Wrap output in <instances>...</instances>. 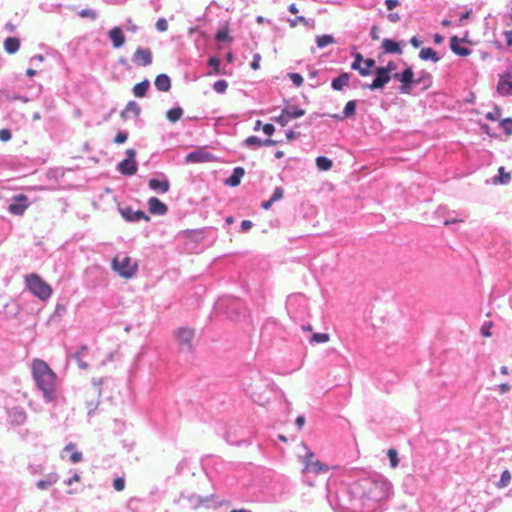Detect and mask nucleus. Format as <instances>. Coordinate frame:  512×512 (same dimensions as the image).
I'll return each instance as SVG.
<instances>
[{
    "instance_id": "f257e3e1",
    "label": "nucleus",
    "mask_w": 512,
    "mask_h": 512,
    "mask_svg": "<svg viewBox=\"0 0 512 512\" xmlns=\"http://www.w3.org/2000/svg\"><path fill=\"white\" fill-rule=\"evenodd\" d=\"M32 375L38 389L43 393L46 401H52L56 396V374L49 365L41 360L32 361Z\"/></svg>"
},
{
    "instance_id": "f03ea898",
    "label": "nucleus",
    "mask_w": 512,
    "mask_h": 512,
    "mask_svg": "<svg viewBox=\"0 0 512 512\" xmlns=\"http://www.w3.org/2000/svg\"><path fill=\"white\" fill-rule=\"evenodd\" d=\"M25 283L29 291L42 301L49 299L52 295L51 286L36 273L27 275Z\"/></svg>"
},
{
    "instance_id": "7ed1b4c3",
    "label": "nucleus",
    "mask_w": 512,
    "mask_h": 512,
    "mask_svg": "<svg viewBox=\"0 0 512 512\" xmlns=\"http://www.w3.org/2000/svg\"><path fill=\"white\" fill-rule=\"evenodd\" d=\"M112 269L121 277L129 279L138 270V263L127 254H118L112 260Z\"/></svg>"
},
{
    "instance_id": "20e7f679",
    "label": "nucleus",
    "mask_w": 512,
    "mask_h": 512,
    "mask_svg": "<svg viewBox=\"0 0 512 512\" xmlns=\"http://www.w3.org/2000/svg\"><path fill=\"white\" fill-rule=\"evenodd\" d=\"M304 467L303 473L321 474L329 471V466L315 459V454L311 450H307L305 455L301 457Z\"/></svg>"
},
{
    "instance_id": "39448f33",
    "label": "nucleus",
    "mask_w": 512,
    "mask_h": 512,
    "mask_svg": "<svg viewBox=\"0 0 512 512\" xmlns=\"http://www.w3.org/2000/svg\"><path fill=\"white\" fill-rule=\"evenodd\" d=\"M174 335L182 350L190 351L192 349L195 336L194 329L181 327L174 332Z\"/></svg>"
},
{
    "instance_id": "423d86ee",
    "label": "nucleus",
    "mask_w": 512,
    "mask_h": 512,
    "mask_svg": "<svg viewBox=\"0 0 512 512\" xmlns=\"http://www.w3.org/2000/svg\"><path fill=\"white\" fill-rule=\"evenodd\" d=\"M497 92L503 97L512 96V66L499 76Z\"/></svg>"
},
{
    "instance_id": "0eeeda50",
    "label": "nucleus",
    "mask_w": 512,
    "mask_h": 512,
    "mask_svg": "<svg viewBox=\"0 0 512 512\" xmlns=\"http://www.w3.org/2000/svg\"><path fill=\"white\" fill-rule=\"evenodd\" d=\"M127 159L119 163V171L124 175H134L137 171V164L135 161L136 152L134 149L126 150Z\"/></svg>"
},
{
    "instance_id": "6e6552de",
    "label": "nucleus",
    "mask_w": 512,
    "mask_h": 512,
    "mask_svg": "<svg viewBox=\"0 0 512 512\" xmlns=\"http://www.w3.org/2000/svg\"><path fill=\"white\" fill-rule=\"evenodd\" d=\"M152 60L153 54L149 48L138 47L132 56V61L137 66L146 67L152 63Z\"/></svg>"
},
{
    "instance_id": "1a4fd4ad",
    "label": "nucleus",
    "mask_w": 512,
    "mask_h": 512,
    "mask_svg": "<svg viewBox=\"0 0 512 512\" xmlns=\"http://www.w3.org/2000/svg\"><path fill=\"white\" fill-rule=\"evenodd\" d=\"M375 75V79L372 81V83L364 86V88H368L370 90L381 89L391 79V76L389 73H387V70L381 67L376 68Z\"/></svg>"
},
{
    "instance_id": "9d476101",
    "label": "nucleus",
    "mask_w": 512,
    "mask_h": 512,
    "mask_svg": "<svg viewBox=\"0 0 512 512\" xmlns=\"http://www.w3.org/2000/svg\"><path fill=\"white\" fill-rule=\"evenodd\" d=\"M13 203L8 206V211L13 215H23L28 208V198L24 194H19L13 197Z\"/></svg>"
},
{
    "instance_id": "9b49d317",
    "label": "nucleus",
    "mask_w": 512,
    "mask_h": 512,
    "mask_svg": "<svg viewBox=\"0 0 512 512\" xmlns=\"http://www.w3.org/2000/svg\"><path fill=\"white\" fill-rule=\"evenodd\" d=\"M394 79L400 81L402 86V92H407V88H409L413 82L414 73L411 67H408L401 73L394 74Z\"/></svg>"
},
{
    "instance_id": "f8f14e48",
    "label": "nucleus",
    "mask_w": 512,
    "mask_h": 512,
    "mask_svg": "<svg viewBox=\"0 0 512 512\" xmlns=\"http://www.w3.org/2000/svg\"><path fill=\"white\" fill-rule=\"evenodd\" d=\"M149 212L154 215H164L168 211V207L156 197L148 200Z\"/></svg>"
},
{
    "instance_id": "ddd939ff",
    "label": "nucleus",
    "mask_w": 512,
    "mask_h": 512,
    "mask_svg": "<svg viewBox=\"0 0 512 512\" xmlns=\"http://www.w3.org/2000/svg\"><path fill=\"white\" fill-rule=\"evenodd\" d=\"M121 215L127 221H138L140 219L149 221V219H150L149 216H147L143 211H141V210L134 211L130 207H127V208L121 210Z\"/></svg>"
},
{
    "instance_id": "4468645a",
    "label": "nucleus",
    "mask_w": 512,
    "mask_h": 512,
    "mask_svg": "<svg viewBox=\"0 0 512 512\" xmlns=\"http://www.w3.org/2000/svg\"><path fill=\"white\" fill-rule=\"evenodd\" d=\"M213 160V156L205 151H193L186 156V162L199 163L209 162Z\"/></svg>"
},
{
    "instance_id": "2eb2a0df",
    "label": "nucleus",
    "mask_w": 512,
    "mask_h": 512,
    "mask_svg": "<svg viewBox=\"0 0 512 512\" xmlns=\"http://www.w3.org/2000/svg\"><path fill=\"white\" fill-rule=\"evenodd\" d=\"M109 39L114 48H120L125 43V37L120 27H114L109 31Z\"/></svg>"
},
{
    "instance_id": "dca6fc26",
    "label": "nucleus",
    "mask_w": 512,
    "mask_h": 512,
    "mask_svg": "<svg viewBox=\"0 0 512 512\" xmlns=\"http://www.w3.org/2000/svg\"><path fill=\"white\" fill-rule=\"evenodd\" d=\"M140 111V106L135 101H130L122 110L121 117L124 119L136 118L139 116Z\"/></svg>"
},
{
    "instance_id": "f3484780",
    "label": "nucleus",
    "mask_w": 512,
    "mask_h": 512,
    "mask_svg": "<svg viewBox=\"0 0 512 512\" xmlns=\"http://www.w3.org/2000/svg\"><path fill=\"white\" fill-rule=\"evenodd\" d=\"M355 113H356V101L350 100V101H348L346 103L342 115L334 114L331 117L336 119V120L342 121L345 118H349V117L354 116Z\"/></svg>"
},
{
    "instance_id": "a211bd4d",
    "label": "nucleus",
    "mask_w": 512,
    "mask_h": 512,
    "mask_svg": "<svg viewBox=\"0 0 512 512\" xmlns=\"http://www.w3.org/2000/svg\"><path fill=\"white\" fill-rule=\"evenodd\" d=\"M382 49L384 53L402 54V48L400 44L392 39H384L382 42Z\"/></svg>"
},
{
    "instance_id": "6ab92c4d",
    "label": "nucleus",
    "mask_w": 512,
    "mask_h": 512,
    "mask_svg": "<svg viewBox=\"0 0 512 512\" xmlns=\"http://www.w3.org/2000/svg\"><path fill=\"white\" fill-rule=\"evenodd\" d=\"M451 50L459 56H468L471 54V50L467 47L460 45V40L457 36H453L450 40Z\"/></svg>"
},
{
    "instance_id": "aec40b11",
    "label": "nucleus",
    "mask_w": 512,
    "mask_h": 512,
    "mask_svg": "<svg viewBox=\"0 0 512 512\" xmlns=\"http://www.w3.org/2000/svg\"><path fill=\"white\" fill-rule=\"evenodd\" d=\"M350 81V74L347 72H342L338 77L332 80L331 86L334 90L340 91L344 87L348 86Z\"/></svg>"
},
{
    "instance_id": "412c9836",
    "label": "nucleus",
    "mask_w": 512,
    "mask_h": 512,
    "mask_svg": "<svg viewBox=\"0 0 512 512\" xmlns=\"http://www.w3.org/2000/svg\"><path fill=\"white\" fill-rule=\"evenodd\" d=\"M245 171L242 167H236L233 170L232 175L225 180V184L231 187H236L240 184L242 177L244 176Z\"/></svg>"
},
{
    "instance_id": "4be33fe9",
    "label": "nucleus",
    "mask_w": 512,
    "mask_h": 512,
    "mask_svg": "<svg viewBox=\"0 0 512 512\" xmlns=\"http://www.w3.org/2000/svg\"><path fill=\"white\" fill-rule=\"evenodd\" d=\"M156 88L161 92H167L171 88V80L166 74H159L154 81Z\"/></svg>"
},
{
    "instance_id": "5701e85b",
    "label": "nucleus",
    "mask_w": 512,
    "mask_h": 512,
    "mask_svg": "<svg viewBox=\"0 0 512 512\" xmlns=\"http://www.w3.org/2000/svg\"><path fill=\"white\" fill-rule=\"evenodd\" d=\"M149 187L152 190L158 191L160 193H166L168 192L170 188V183L168 180H158L155 178H152L149 180Z\"/></svg>"
},
{
    "instance_id": "b1692460",
    "label": "nucleus",
    "mask_w": 512,
    "mask_h": 512,
    "mask_svg": "<svg viewBox=\"0 0 512 512\" xmlns=\"http://www.w3.org/2000/svg\"><path fill=\"white\" fill-rule=\"evenodd\" d=\"M88 353V347L83 345L80 349L73 355V358L76 360L78 367L86 370L89 367V364L82 359Z\"/></svg>"
},
{
    "instance_id": "393cba45",
    "label": "nucleus",
    "mask_w": 512,
    "mask_h": 512,
    "mask_svg": "<svg viewBox=\"0 0 512 512\" xmlns=\"http://www.w3.org/2000/svg\"><path fill=\"white\" fill-rule=\"evenodd\" d=\"M149 87H150V82L147 79L143 80L140 83H137L136 85H134V87L132 89L134 96L138 97V98H142V97L146 96Z\"/></svg>"
},
{
    "instance_id": "a878e982",
    "label": "nucleus",
    "mask_w": 512,
    "mask_h": 512,
    "mask_svg": "<svg viewBox=\"0 0 512 512\" xmlns=\"http://www.w3.org/2000/svg\"><path fill=\"white\" fill-rule=\"evenodd\" d=\"M20 48V40L16 37H8L4 41V49L7 53L13 54Z\"/></svg>"
},
{
    "instance_id": "bb28decb",
    "label": "nucleus",
    "mask_w": 512,
    "mask_h": 512,
    "mask_svg": "<svg viewBox=\"0 0 512 512\" xmlns=\"http://www.w3.org/2000/svg\"><path fill=\"white\" fill-rule=\"evenodd\" d=\"M59 480V476L56 473L49 474L46 479L39 480L37 487L41 490H45L48 487L54 485Z\"/></svg>"
},
{
    "instance_id": "cd10ccee",
    "label": "nucleus",
    "mask_w": 512,
    "mask_h": 512,
    "mask_svg": "<svg viewBox=\"0 0 512 512\" xmlns=\"http://www.w3.org/2000/svg\"><path fill=\"white\" fill-rule=\"evenodd\" d=\"M64 451L71 452L69 459L72 463H78L83 459L82 453L76 450V445L74 443L66 445Z\"/></svg>"
},
{
    "instance_id": "c85d7f7f",
    "label": "nucleus",
    "mask_w": 512,
    "mask_h": 512,
    "mask_svg": "<svg viewBox=\"0 0 512 512\" xmlns=\"http://www.w3.org/2000/svg\"><path fill=\"white\" fill-rule=\"evenodd\" d=\"M419 57L422 60H431L434 63L438 62L440 59L438 54L432 48H429V47L422 48L419 53Z\"/></svg>"
},
{
    "instance_id": "c756f323",
    "label": "nucleus",
    "mask_w": 512,
    "mask_h": 512,
    "mask_svg": "<svg viewBox=\"0 0 512 512\" xmlns=\"http://www.w3.org/2000/svg\"><path fill=\"white\" fill-rule=\"evenodd\" d=\"M375 66V60L372 58H367L365 61L360 65V69H357V71L360 73L361 76H368L371 74V69Z\"/></svg>"
},
{
    "instance_id": "7c9ffc66",
    "label": "nucleus",
    "mask_w": 512,
    "mask_h": 512,
    "mask_svg": "<svg viewBox=\"0 0 512 512\" xmlns=\"http://www.w3.org/2000/svg\"><path fill=\"white\" fill-rule=\"evenodd\" d=\"M10 417L12 419V422L16 424H22L26 420V414L22 409L14 408L10 412Z\"/></svg>"
},
{
    "instance_id": "2f4dec72",
    "label": "nucleus",
    "mask_w": 512,
    "mask_h": 512,
    "mask_svg": "<svg viewBox=\"0 0 512 512\" xmlns=\"http://www.w3.org/2000/svg\"><path fill=\"white\" fill-rule=\"evenodd\" d=\"M182 115H183V109L181 107H175V108L169 109L166 112L167 119L172 123H175L176 121H178L182 117Z\"/></svg>"
},
{
    "instance_id": "473e14b6",
    "label": "nucleus",
    "mask_w": 512,
    "mask_h": 512,
    "mask_svg": "<svg viewBox=\"0 0 512 512\" xmlns=\"http://www.w3.org/2000/svg\"><path fill=\"white\" fill-rule=\"evenodd\" d=\"M316 43L319 48H324L328 45L334 44L335 39L332 35H321L317 36Z\"/></svg>"
},
{
    "instance_id": "72a5a7b5",
    "label": "nucleus",
    "mask_w": 512,
    "mask_h": 512,
    "mask_svg": "<svg viewBox=\"0 0 512 512\" xmlns=\"http://www.w3.org/2000/svg\"><path fill=\"white\" fill-rule=\"evenodd\" d=\"M316 165L320 170L327 171L332 167V161L325 156H318L316 158Z\"/></svg>"
},
{
    "instance_id": "f704fd0d",
    "label": "nucleus",
    "mask_w": 512,
    "mask_h": 512,
    "mask_svg": "<svg viewBox=\"0 0 512 512\" xmlns=\"http://www.w3.org/2000/svg\"><path fill=\"white\" fill-rule=\"evenodd\" d=\"M511 479V473L508 470H505L502 472L500 480L497 482L496 486L498 488H505L510 484Z\"/></svg>"
},
{
    "instance_id": "c9c22d12",
    "label": "nucleus",
    "mask_w": 512,
    "mask_h": 512,
    "mask_svg": "<svg viewBox=\"0 0 512 512\" xmlns=\"http://www.w3.org/2000/svg\"><path fill=\"white\" fill-rule=\"evenodd\" d=\"M290 119H296L302 117L305 114V110L297 107L284 109Z\"/></svg>"
},
{
    "instance_id": "e433bc0d",
    "label": "nucleus",
    "mask_w": 512,
    "mask_h": 512,
    "mask_svg": "<svg viewBox=\"0 0 512 512\" xmlns=\"http://www.w3.org/2000/svg\"><path fill=\"white\" fill-rule=\"evenodd\" d=\"M216 39L220 42L224 41H232V37L229 34V29L227 27L222 28L216 33Z\"/></svg>"
},
{
    "instance_id": "4c0bfd02",
    "label": "nucleus",
    "mask_w": 512,
    "mask_h": 512,
    "mask_svg": "<svg viewBox=\"0 0 512 512\" xmlns=\"http://www.w3.org/2000/svg\"><path fill=\"white\" fill-rule=\"evenodd\" d=\"M330 340V336L327 333H314L311 337V341L315 343H326Z\"/></svg>"
},
{
    "instance_id": "58836bf2",
    "label": "nucleus",
    "mask_w": 512,
    "mask_h": 512,
    "mask_svg": "<svg viewBox=\"0 0 512 512\" xmlns=\"http://www.w3.org/2000/svg\"><path fill=\"white\" fill-rule=\"evenodd\" d=\"M387 456L390 460V465L392 468H396L399 463L398 453L395 449H389L387 452Z\"/></svg>"
},
{
    "instance_id": "ea45409f",
    "label": "nucleus",
    "mask_w": 512,
    "mask_h": 512,
    "mask_svg": "<svg viewBox=\"0 0 512 512\" xmlns=\"http://www.w3.org/2000/svg\"><path fill=\"white\" fill-rule=\"evenodd\" d=\"M352 55L354 57V61L351 65V68L353 70L360 69V65H362V63L365 61V59L363 58V55L359 52L352 53Z\"/></svg>"
},
{
    "instance_id": "a19ab883",
    "label": "nucleus",
    "mask_w": 512,
    "mask_h": 512,
    "mask_svg": "<svg viewBox=\"0 0 512 512\" xmlns=\"http://www.w3.org/2000/svg\"><path fill=\"white\" fill-rule=\"evenodd\" d=\"M213 88L217 93H224L228 88V83L225 80H218L214 83Z\"/></svg>"
},
{
    "instance_id": "79ce46f5",
    "label": "nucleus",
    "mask_w": 512,
    "mask_h": 512,
    "mask_svg": "<svg viewBox=\"0 0 512 512\" xmlns=\"http://www.w3.org/2000/svg\"><path fill=\"white\" fill-rule=\"evenodd\" d=\"M501 126L507 136L512 135V119L506 118L501 122Z\"/></svg>"
},
{
    "instance_id": "37998d69",
    "label": "nucleus",
    "mask_w": 512,
    "mask_h": 512,
    "mask_svg": "<svg viewBox=\"0 0 512 512\" xmlns=\"http://www.w3.org/2000/svg\"><path fill=\"white\" fill-rule=\"evenodd\" d=\"M113 488L117 492H121L125 489V479L123 477H118L113 480Z\"/></svg>"
},
{
    "instance_id": "c03bdc74",
    "label": "nucleus",
    "mask_w": 512,
    "mask_h": 512,
    "mask_svg": "<svg viewBox=\"0 0 512 512\" xmlns=\"http://www.w3.org/2000/svg\"><path fill=\"white\" fill-rule=\"evenodd\" d=\"M290 117L289 115H287V113L285 112V110L283 109L282 110V113L280 116H278L277 118H275V121L280 124L282 127L286 126L289 121H290Z\"/></svg>"
},
{
    "instance_id": "a18cd8bd",
    "label": "nucleus",
    "mask_w": 512,
    "mask_h": 512,
    "mask_svg": "<svg viewBox=\"0 0 512 512\" xmlns=\"http://www.w3.org/2000/svg\"><path fill=\"white\" fill-rule=\"evenodd\" d=\"M289 77L295 86L300 87L303 85L304 79L300 74L290 73Z\"/></svg>"
},
{
    "instance_id": "49530a36",
    "label": "nucleus",
    "mask_w": 512,
    "mask_h": 512,
    "mask_svg": "<svg viewBox=\"0 0 512 512\" xmlns=\"http://www.w3.org/2000/svg\"><path fill=\"white\" fill-rule=\"evenodd\" d=\"M247 146H263V141L256 136H250L245 140Z\"/></svg>"
},
{
    "instance_id": "de8ad7c7",
    "label": "nucleus",
    "mask_w": 512,
    "mask_h": 512,
    "mask_svg": "<svg viewBox=\"0 0 512 512\" xmlns=\"http://www.w3.org/2000/svg\"><path fill=\"white\" fill-rule=\"evenodd\" d=\"M208 65L213 68V72L218 74L220 72V60L217 57H211L208 61Z\"/></svg>"
},
{
    "instance_id": "09e8293b",
    "label": "nucleus",
    "mask_w": 512,
    "mask_h": 512,
    "mask_svg": "<svg viewBox=\"0 0 512 512\" xmlns=\"http://www.w3.org/2000/svg\"><path fill=\"white\" fill-rule=\"evenodd\" d=\"M155 26L160 32H165L168 29V23L164 18L158 19Z\"/></svg>"
},
{
    "instance_id": "8fccbe9b",
    "label": "nucleus",
    "mask_w": 512,
    "mask_h": 512,
    "mask_svg": "<svg viewBox=\"0 0 512 512\" xmlns=\"http://www.w3.org/2000/svg\"><path fill=\"white\" fill-rule=\"evenodd\" d=\"M101 385H102V379L93 380L92 383V390L97 395V397H100L101 395Z\"/></svg>"
},
{
    "instance_id": "3c124183",
    "label": "nucleus",
    "mask_w": 512,
    "mask_h": 512,
    "mask_svg": "<svg viewBox=\"0 0 512 512\" xmlns=\"http://www.w3.org/2000/svg\"><path fill=\"white\" fill-rule=\"evenodd\" d=\"M491 328H492V322H486L481 327V333L484 337H490L491 336Z\"/></svg>"
},
{
    "instance_id": "603ef678",
    "label": "nucleus",
    "mask_w": 512,
    "mask_h": 512,
    "mask_svg": "<svg viewBox=\"0 0 512 512\" xmlns=\"http://www.w3.org/2000/svg\"><path fill=\"white\" fill-rule=\"evenodd\" d=\"M127 138H128L127 133H125V132H121V131H120V132H118V133L116 134V136H115V138H114V142H115L116 144H122V143H124V142L127 140Z\"/></svg>"
},
{
    "instance_id": "864d4df0",
    "label": "nucleus",
    "mask_w": 512,
    "mask_h": 512,
    "mask_svg": "<svg viewBox=\"0 0 512 512\" xmlns=\"http://www.w3.org/2000/svg\"><path fill=\"white\" fill-rule=\"evenodd\" d=\"M283 189L281 187H277L274 192H273V195L271 196V200L273 202H276L278 200H280L282 197H283Z\"/></svg>"
},
{
    "instance_id": "5fc2aeb1",
    "label": "nucleus",
    "mask_w": 512,
    "mask_h": 512,
    "mask_svg": "<svg viewBox=\"0 0 512 512\" xmlns=\"http://www.w3.org/2000/svg\"><path fill=\"white\" fill-rule=\"evenodd\" d=\"M12 137L11 131L8 129L0 130V140L3 142L9 141Z\"/></svg>"
},
{
    "instance_id": "6e6d98bb",
    "label": "nucleus",
    "mask_w": 512,
    "mask_h": 512,
    "mask_svg": "<svg viewBox=\"0 0 512 512\" xmlns=\"http://www.w3.org/2000/svg\"><path fill=\"white\" fill-rule=\"evenodd\" d=\"M261 55L256 53L253 56V61L251 62V68L253 70H258L260 68Z\"/></svg>"
},
{
    "instance_id": "4d7b16f0",
    "label": "nucleus",
    "mask_w": 512,
    "mask_h": 512,
    "mask_svg": "<svg viewBox=\"0 0 512 512\" xmlns=\"http://www.w3.org/2000/svg\"><path fill=\"white\" fill-rule=\"evenodd\" d=\"M499 173H500V181H501V183H507L510 180V178H511L510 174L509 173H505L503 167L499 168Z\"/></svg>"
},
{
    "instance_id": "13d9d810",
    "label": "nucleus",
    "mask_w": 512,
    "mask_h": 512,
    "mask_svg": "<svg viewBox=\"0 0 512 512\" xmlns=\"http://www.w3.org/2000/svg\"><path fill=\"white\" fill-rule=\"evenodd\" d=\"M275 131V127L270 124V123H267L263 126V132L268 135V136H271Z\"/></svg>"
},
{
    "instance_id": "bf43d9fd",
    "label": "nucleus",
    "mask_w": 512,
    "mask_h": 512,
    "mask_svg": "<svg viewBox=\"0 0 512 512\" xmlns=\"http://www.w3.org/2000/svg\"><path fill=\"white\" fill-rule=\"evenodd\" d=\"M385 4L388 10H393L395 7L399 5L398 0H385Z\"/></svg>"
},
{
    "instance_id": "052dcab7",
    "label": "nucleus",
    "mask_w": 512,
    "mask_h": 512,
    "mask_svg": "<svg viewBox=\"0 0 512 512\" xmlns=\"http://www.w3.org/2000/svg\"><path fill=\"white\" fill-rule=\"evenodd\" d=\"M371 39L374 41L379 40L378 27L376 25L372 26L370 31Z\"/></svg>"
},
{
    "instance_id": "680f3d73",
    "label": "nucleus",
    "mask_w": 512,
    "mask_h": 512,
    "mask_svg": "<svg viewBox=\"0 0 512 512\" xmlns=\"http://www.w3.org/2000/svg\"><path fill=\"white\" fill-rule=\"evenodd\" d=\"M504 36L506 38V43L509 47L512 46V30L505 31Z\"/></svg>"
},
{
    "instance_id": "e2e57ef3",
    "label": "nucleus",
    "mask_w": 512,
    "mask_h": 512,
    "mask_svg": "<svg viewBox=\"0 0 512 512\" xmlns=\"http://www.w3.org/2000/svg\"><path fill=\"white\" fill-rule=\"evenodd\" d=\"M252 227V222L249 221V220H243L241 222V230L242 231H247L248 229H250Z\"/></svg>"
},
{
    "instance_id": "0e129e2a",
    "label": "nucleus",
    "mask_w": 512,
    "mask_h": 512,
    "mask_svg": "<svg viewBox=\"0 0 512 512\" xmlns=\"http://www.w3.org/2000/svg\"><path fill=\"white\" fill-rule=\"evenodd\" d=\"M387 18L390 22H398L400 20V15L398 13H389Z\"/></svg>"
},
{
    "instance_id": "69168bd1",
    "label": "nucleus",
    "mask_w": 512,
    "mask_h": 512,
    "mask_svg": "<svg viewBox=\"0 0 512 512\" xmlns=\"http://www.w3.org/2000/svg\"><path fill=\"white\" fill-rule=\"evenodd\" d=\"M295 422H296V425H297L298 429H302V427H303V426H304V424H305V417H304V416H302V415H301V416H298V417L296 418V421H295Z\"/></svg>"
},
{
    "instance_id": "338daca9",
    "label": "nucleus",
    "mask_w": 512,
    "mask_h": 512,
    "mask_svg": "<svg viewBox=\"0 0 512 512\" xmlns=\"http://www.w3.org/2000/svg\"><path fill=\"white\" fill-rule=\"evenodd\" d=\"M410 43L412 44L413 47L415 48H418L421 46L422 42L416 37V36H413L410 40Z\"/></svg>"
},
{
    "instance_id": "774afa93",
    "label": "nucleus",
    "mask_w": 512,
    "mask_h": 512,
    "mask_svg": "<svg viewBox=\"0 0 512 512\" xmlns=\"http://www.w3.org/2000/svg\"><path fill=\"white\" fill-rule=\"evenodd\" d=\"M509 390H510V385H509V384H507V383H503V384H501V385L499 386V392H500L501 394H504V393L508 392Z\"/></svg>"
}]
</instances>
